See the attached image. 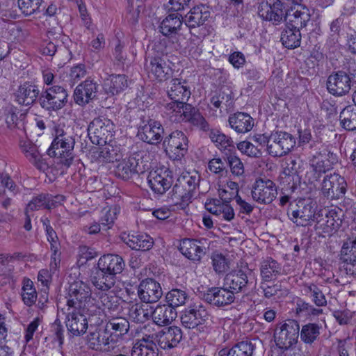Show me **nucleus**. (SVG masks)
<instances>
[{
  "mask_svg": "<svg viewBox=\"0 0 356 356\" xmlns=\"http://www.w3.org/2000/svg\"><path fill=\"white\" fill-rule=\"evenodd\" d=\"M125 267L122 257L107 254L102 256L97 262V269L91 277L94 286L102 291H108L114 285L116 275L120 274Z\"/></svg>",
  "mask_w": 356,
  "mask_h": 356,
  "instance_id": "1",
  "label": "nucleus"
},
{
  "mask_svg": "<svg viewBox=\"0 0 356 356\" xmlns=\"http://www.w3.org/2000/svg\"><path fill=\"white\" fill-rule=\"evenodd\" d=\"M165 113L172 122H188L203 131L209 130V124L202 115L186 102L172 101L167 103Z\"/></svg>",
  "mask_w": 356,
  "mask_h": 356,
  "instance_id": "2",
  "label": "nucleus"
},
{
  "mask_svg": "<svg viewBox=\"0 0 356 356\" xmlns=\"http://www.w3.org/2000/svg\"><path fill=\"white\" fill-rule=\"evenodd\" d=\"M200 179V175L195 170L183 173L172 188V199L175 204L185 209L195 194Z\"/></svg>",
  "mask_w": 356,
  "mask_h": 356,
  "instance_id": "3",
  "label": "nucleus"
},
{
  "mask_svg": "<svg viewBox=\"0 0 356 356\" xmlns=\"http://www.w3.org/2000/svg\"><path fill=\"white\" fill-rule=\"evenodd\" d=\"M54 139L48 149L47 153L51 157L59 158L60 163L69 167L74 159V138L60 125L54 127Z\"/></svg>",
  "mask_w": 356,
  "mask_h": 356,
  "instance_id": "4",
  "label": "nucleus"
},
{
  "mask_svg": "<svg viewBox=\"0 0 356 356\" xmlns=\"http://www.w3.org/2000/svg\"><path fill=\"white\" fill-rule=\"evenodd\" d=\"M317 205L307 199H300L296 204H290L287 210V216L297 226L306 227L312 225L323 212H316Z\"/></svg>",
  "mask_w": 356,
  "mask_h": 356,
  "instance_id": "5",
  "label": "nucleus"
},
{
  "mask_svg": "<svg viewBox=\"0 0 356 356\" xmlns=\"http://www.w3.org/2000/svg\"><path fill=\"white\" fill-rule=\"evenodd\" d=\"M299 334L298 321L294 319L286 320L277 324L274 332L275 342L279 348L289 350L297 343Z\"/></svg>",
  "mask_w": 356,
  "mask_h": 356,
  "instance_id": "6",
  "label": "nucleus"
},
{
  "mask_svg": "<svg viewBox=\"0 0 356 356\" xmlns=\"http://www.w3.org/2000/svg\"><path fill=\"white\" fill-rule=\"evenodd\" d=\"M114 127L113 122L107 118H95L88 128L90 140L93 144L98 145L111 142L114 136Z\"/></svg>",
  "mask_w": 356,
  "mask_h": 356,
  "instance_id": "7",
  "label": "nucleus"
},
{
  "mask_svg": "<svg viewBox=\"0 0 356 356\" xmlns=\"http://www.w3.org/2000/svg\"><path fill=\"white\" fill-rule=\"evenodd\" d=\"M67 90L60 86H47L43 88L38 98L40 106L48 111H57L67 102Z\"/></svg>",
  "mask_w": 356,
  "mask_h": 356,
  "instance_id": "8",
  "label": "nucleus"
},
{
  "mask_svg": "<svg viewBox=\"0 0 356 356\" xmlns=\"http://www.w3.org/2000/svg\"><path fill=\"white\" fill-rule=\"evenodd\" d=\"M340 269L346 274L356 275V223L343 242L340 251Z\"/></svg>",
  "mask_w": 356,
  "mask_h": 356,
  "instance_id": "9",
  "label": "nucleus"
},
{
  "mask_svg": "<svg viewBox=\"0 0 356 356\" xmlns=\"http://www.w3.org/2000/svg\"><path fill=\"white\" fill-rule=\"evenodd\" d=\"M338 162V156L326 147L319 149L312 155L309 160V165L313 173L312 182L318 181L323 174L332 169L333 165Z\"/></svg>",
  "mask_w": 356,
  "mask_h": 356,
  "instance_id": "10",
  "label": "nucleus"
},
{
  "mask_svg": "<svg viewBox=\"0 0 356 356\" xmlns=\"http://www.w3.org/2000/svg\"><path fill=\"white\" fill-rule=\"evenodd\" d=\"M91 290L89 285L81 280L72 282L66 296L67 309L84 310L90 301Z\"/></svg>",
  "mask_w": 356,
  "mask_h": 356,
  "instance_id": "11",
  "label": "nucleus"
},
{
  "mask_svg": "<svg viewBox=\"0 0 356 356\" xmlns=\"http://www.w3.org/2000/svg\"><path fill=\"white\" fill-rule=\"evenodd\" d=\"M251 195L255 202L261 204H269L277 195V186L269 179H257L252 184Z\"/></svg>",
  "mask_w": 356,
  "mask_h": 356,
  "instance_id": "12",
  "label": "nucleus"
},
{
  "mask_svg": "<svg viewBox=\"0 0 356 356\" xmlns=\"http://www.w3.org/2000/svg\"><path fill=\"white\" fill-rule=\"evenodd\" d=\"M287 11L280 0L262 1L258 7L259 16L275 25L280 24L284 20Z\"/></svg>",
  "mask_w": 356,
  "mask_h": 356,
  "instance_id": "13",
  "label": "nucleus"
},
{
  "mask_svg": "<svg viewBox=\"0 0 356 356\" xmlns=\"http://www.w3.org/2000/svg\"><path fill=\"white\" fill-rule=\"evenodd\" d=\"M321 191L322 195L328 200H338L346 193V181L339 174L330 173L324 177Z\"/></svg>",
  "mask_w": 356,
  "mask_h": 356,
  "instance_id": "14",
  "label": "nucleus"
},
{
  "mask_svg": "<svg viewBox=\"0 0 356 356\" xmlns=\"http://www.w3.org/2000/svg\"><path fill=\"white\" fill-rule=\"evenodd\" d=\"M148 76L159 82L167 81L172 76V70L163 56L155 55L146 59L145 65Z\"/></svg>",
  "mask_w": 356,
  "mask_h": 356,
  "instance_id": "15",
  "label": "nucleus"
},
{
  "mask_svg": "<svg viewBox=\"0 0 356 356\" xmlns=\"http://www.w3.org/2000/svg\"><path fill=\"white\" fill-rule=\"evenodd\" d=\"M296 138L286 131L271 133L269 154L274 157H281L290 152L296 146Z\"/></svg>",
  "mask_w": 356,
  "mask_h": 356,
  "instance_id": "16",
  "label": "nucleus"
},
{
  "mask_svg": "<svg viewBox=\"0 0 356 356\" xmlns=\"http://www.w3.org/2000/svg\"><path fill=\"white\" fill-rule=\"evenodd\" d=\"M163 146L173 154L174 160H181L188 152V139L183 131L176 130L164 138Z\"/></svg>",
  "mask_w": 356,
  "mask_h": 356,
  "instance_id": "17",
  "label": "nucleus"
},
{
  "mask_svg": "<svg viewBox=\"0 0 356 356\" xmlns=\"http://www.w3.org/2000/svg\"><path fill=\"white\" fill-rule=\"evenodd\" d=\"M318 212H323V216H320L315 222V229L321 230L322 234L331 236L341 226V210L337 207L331 209H321Z\"/></svg>",
  "mask_w": 356,
  "mask_h": 356,
  "instance_id": "18",
  "label": "nucleus"
},
{
  "mask_svg": "<svg viewBox=\"0 0 356 356\" xmlns=\"http://www.w3.org/2000/svg\"><path fill=\"white\" fill-rule=\"evenodd\" d=\"M209 317L207 309L202 304L194 303L185 309L181 322L186 328L193 329L204 324Z\"/></svg>",
  "mask_w": 356,
  "mask_h": 356,
  "instance_id": "19",
  "label": "nucleus"
},
{
  "mask_svg": "<svg viewBox=\"0 0 356 356\" xmlns=\"http://www.w3.org/2000/svg\"><path fill=\"white\" fill-rule=\"evenodd\" d=\"M183 334L180 327L170 326L148 337L154 339L159 346L164 350L172 349L177 346L182 339Z\"/></svg>",
  "mask_w": 356,
  "mask_h": 356,
  "instance_id": "20",
  "label": "nucleus"
},
{
  "mask_svg": "<svg viewBox=\"0 0 356 356\" xmlns=\"http://www.w3.org/2000/svg\"><path fill=\"white\" fill-rule=\"evenodd\" d=\"M327 89L334 96L341 97L348 94L351 88V79L344 71L332 72L327 79Z\"/></svg>",
  "mask_w": 356,
  "mask_h": 356,
  "instance_id": "21",
  "label": "nucleus"
},
{
  "mask_svg": "<svg viewBox=\"0 0 356 356\" xmlns=\"http://www.w3.org/2000/svg\"><path fill=\"white\" fill-rule=\"evenodd\" d=\"M138 296L145 303L158 302L163 296L160 283L152 278L142 280L138 287Z\"/></svg>",
  "mask_w": 356,
  "mask_h": 356,
  "instance_id": "22",
  "label": "nucleus"
},
{
  "mask_svg": "<svg viewBox=\"0 0 356 356\" xmlns=\"http://www.w3.org/2000/svg\"><path fill=\"white\" fill-rule=\"evenodd\" d=\"M83 311L67 309L65 325L68 332L72 336L83 334L88 327V322L86 316L83 313Z\"/></svg>",
  "mask_w": 356,
  "mask_h": 356,
  "instance_id": "23",
  "label": "nucleus"
},
{
  "mask_svg": "<svg viewBox=\"0 0 356 356\" xmlns=\"http://www.w3.org/2000/svg\"><path fill=\"white\" fill-rule=\"evenodd\" d=\"M139 161L134 154L120 160L115 169V175L124 180H129L135 175L143 173L145 169Z\"/></svg>",
  "mask_w": 356,
  "mask_h": 356,
  "instance_id": "24",
  "label": "nucleus"
},
{
  "mask_svg": "<svg viewBox=\"0 0 356 356\" xmlns=\"http://www.w3.org/2000/svg\"><path fill=\"white\" fill-rule=\"evenodd\" d=\"M147 181L151 189L157 194L165 193L172 184V177L168 170L159 168L149 172Z\"/></svg>",
  "mask_w": 356,
  "mask_h": 356,
  "instance_id": "25",
  "label": "nucleus"
},
{
  "mask_svg": "<svg viewBox=\"0 0 356 356\" xmlns=\"http://www.w3.org/2000/svg\"><path fill=\"white\" fill-rule=\"evenodd\" d=\"M163 133L164 129L159 122L149 120L139 128L138 136L147 143L157 145L162 141Z\"/></svg>",
  "mask_w": 356,
  "mask_h": 356,
  "instance_id": "26",
  "label": "nucleus"
},
{
  "mask_svg": "<svg viewBox=\"0 0 356 356\" xmlns=\"http://www.w3.org/2000/svg\"><path fill=\"white\" fill-rule=\"evenodd\" d=\"M205 301L217 307H223L234 302L235 296L225 286L212 287L204 295Z\"/></svg>",
  "mask_w": 356,
  "mask_h": 356,
  "instance_id": "27",
  "label": "nucleus"
},
{
  "mask_svg": "<svg viewBox=\"0 0 356 356\" xmlns=\"http://www.w3.org/2000/svg\"><path fill=\"white\" fill-rule=\"evenodd\" d=\"M62 201H63L62 195L54 196L49 193H40L31 199L25 209L26 213L42 209H51L56 207Z\"/></svg>",
  "mask_w": 356,
  "mask_h": 356,
  "instance_id": "28",
  "label": "nucleus"
},
{
  "mask_svg": "<svg viewBox=\"0 0 356 356\" xmlns=\"http://www.w3.org/2000/svg\"><path fill=\"white\" fill-rule=\"evenodd\" d=\"M98 84L93 80L88 79L76 86L74 92L76 104L83 106L96 97Z\"/></svg>",
  "mask_w": 356,
  "mask_h": 356,
  "instance_id": "29",
  "label": "nucleus"
},
{
  "mask_svg": "<svg viewBox=\"0 0 356 356\" xmlns=\"http://www.w3.org/2000/svg\"><path fill=\"white\" fill-rule=\"evenodd\" d=\"M248 278L247 274L242 270H234L227 273L225 278L223 285L234 295L247 290Z\"/></svg>",
  "mask_w": 356,
  "mask_h": 356,
  "instance_id": "30",
  "label": "nucleus"
},
{
  "mask_svg": "<svg viewBox=\"0 0 356 356\" xmlns=\"http://www.w3.org/2000/svg\"><path fill=\"white\" fill-rule=\"evenodd\" d=\"M167 94L172 101H180L187 102L191 92L186 80L172 79L167 86Z\"/></svg>",
  "mask_w": 356,
  "mask_h": 356,
  "instance_id": "31",
  "label": "nucleus"
},
{
  "mask_svg": "<svg viewBox=\"0 0 356 356\" xmlns=\"http://www.w3.org/2000/svg\"><path fill=\"white\" fill-rule=\"evenodd\" d=\"M195 239L184 238L179 245V250L183 255L193 262H200L206 254V248L200 245Z\"/></svg>",
  "mask_w": 356,
  "mask_h": 356,
  "instance_id": "32",
  "label": "nucleus"
},
{
  "mask_svg": "<svg viewBox=\"0 0 356 356\" xmlns=\"http://www.w3.org/2000/svg\"><path fill=\"white\" fill-rule=\"evenodd\" d=\"M109 337L110 335L105 327L90 325L87 336V343L91 349L101 350L104 346L109 343Z\"/></svg>",
  "mask_w": 356,
  "mask_h": 356,
  "instance_id": "33",
  "label": "nucleus"
},
{
  "mask_svg": "<svg viewBox=\"0 0 356 356\" xmlns=\"http://www.w3.org/2000/svg\"><path fill=\"white\" fill-rule=\"evenodd\" d=\"M40 95L38 87L31 83L26 82L21 85L15 93L16 101L21 105L31 106Z\"/></svg>",
  "mask_w": 356,
  "mask_h": 356,
  "instance_id": "34",
  "label": "nucleus"
},
{
  "mask_svg": "<svg viewBox=\"0 0 356 356\" xmlns=\"http://www.w3.org/2000/svg\"><path fill=\"white\" fill-rule=\"evenodd\" d=\"M209 17V7L199 4L191 8L185 15L184 22L189 29H193L203 25Z\"/></svg>",
  "mask_w": 356,
  "mask_h": 356,
  "instance_id": "35",
  "label": "nucleus"
},
{
  "mask_svg": "<svg viewBox=\"0 0 356 356\" xmlns=\"http://www.w3.org/2000/svg\"><path fill=\"white\" fill-rule=\"evenodd\" d=\"M206 209L220 219L231 221L234 218V209L229 203L221 202L218 199H212L205 203Z\"/></svg>",
  "mask_w": 356,
  "mask_h": 356,
  "instance_id": "36",
  "label": "nucleus"
},
{
  "mask_svg": "<svg viewBox=\"0 0 356 356\" xmlns=\"http://www.w3.org/2000/svg\"><path fill=\"white\" fill-rule=\"evenodd\" d=\"M260 276L264 282L275 280L282 274L283 268L280 263L272 257L262 260L259 266Z\"/></svg>",
  "mask_w": 356,
  "mask_h": 356,
  "instance_id": "37",
  "label": "nucleus"
},
{
  "mask_svg": "<svg viewBox=\"0 0 356 356\" xmlns=\"http://www.w3.org/2000/svg\"><path fill=\"white\" fill-rule=\"evenodd\" d=\"M229 127L238 134H245L252 130L254 127V120L248 113L236 112L230 115L228 118Z\"/></svg>",
  "mask_w": 356,
  "mask_h": 356,
  "instance_id": "38",
  "label": "nucleus"
},
{
  "mask_svg": "<svg viewBox=\"0 0 356 356\" xmlns=\"http://www.w3.org/2000/svg\"><path fill=\"white\" fill-rule=\"evenodd\" d=\"M309 19V10L306 7H302L301 10L296 11L288 10L284 21L286 27L300 30L306 26Z\"/></svg>",
  "mask_w": 356,
  "mask_h": 356,
  "instance_id": "39",
  "label": "nucleus"
},
{
  "mask_svg": "<svg viewBox=\"0 0 356 356\" xmlns=\"http://www.w3.org/2000/svg\"><path fill=\"white\" fill-rule=\"evenodd\" d=\"M177 316V312L167 305H158L154 310L151 309V316L154 323L160 326L170 323Z\"/></svg>",
  "mask_w": 356,
  "mask_h": 356,
  "instance_id": "40",
  "label": "nucleus"
},
{
  "mask_svg": "<svg viewBox=\"0 0 356 356\" xmlns=\"http://www.w3.org/2000/svg\"><path fill=\"white\" fill-rule=\"evenodd\" d=\"M108 321L105 326L108 333L116 336H122L127 333L129 330V322L124 318L116 315L106 314Z\"/></svg>",
  "mask_w": 356,
  "mask_h": 356,
  "instance_id": "41",
  "label": "nucleus"
},
{
  "mask_svg": "<svg viewBox=\"0 0 356 356\" xmlns=\"http://www.w3.org/2000/svg\"><path fill=\"white\" fill-rule=\"evenodd\" d=\"M98 151L96 152V158L99 163H111L120 161L123 156L122 149L118 145L109 144L103 145Z\"/></svg>",
  "mask_w": 356,
  "mask_h": 356,
  "instance_id": "42",
  "label": "nucleus"
},
{
  "mask_svg": "<svg viewBox=\"0 0 356 356\" xmlns=\"http://www.w3.org/2000/svg\"><path fill=\"white\" fill-rule=\"evenodd\" d=\"M182 24L181 16L178 13H172L163 19L159 26V29L163 35L172 37L178 33Z\"/></svg>",
  "mask_w": 356,
  "mask_h": 356,
  "instance_id": "43",
  "label": "nucleus"
},
{
  "mask_svg": "<svg viewBox=\"0 0 356 356\" xmlns=\"http://www.w3.org/2000/svg\"><path fill=\"white\" fill-rule=\"evenodd\" d=\"M124 242L132 250L147 251L154 244L153 239L147 234H129L123 237Z\"/></svg>",
  "mask_w": 356,
  "mask_h": 356,
  "instance_id": "44",
  "label": "nucleus"
},
{
  "mask_svg": "<svg viewBox=\"0 0 356 356\" xmlns=\"http://www.w3.org/2000/svg\"><path fill=\"white\" fill-rule=\"evenodd\" d=\"M127 79L124 74H111L104 81V89L108 95H118L127 88Z\"/></svg>",
  "mask_w": 356,
  "mask_h": 356,
  "instance_id": "45",
  "label": "nucleus"
},
{
  "mask_svg": "<svg viewBox=\"0 0 356 356\" xmlns=\"http://www.w3.org/2000/svg\"><path fill=\"white\" fill-rule=\"evenodd\" d=\"M128 315L133 321L143 323L151 316V307L141 302H130L128 307Z\"/></svg>",
  "mask_w": 356,
  "mask_h": 356,
  "instance_id": "46",
  "label": "nucleus"
},
{
  "mask_svg": "<svg viewBox=\"0 0 356 356\" xmlns=\"http://www.w3.org/2000/svg\"><path fill=\"white\" fill-rule=\"evenodd\" d=\"M321 325L316 323H308L300 329V337L302 342L307 345L313 344L319 339Z\"/></svg>",
  "mask_w": 356,
  "mask_h": 356,
  "instance_id": "47",
  "label": "nucleus"
},
{
  "mask_svg": "<svg viewBox=\"0 0 356 356\" xmlns=\"http://www.w3.org/2000/svg\"><path fill=\"white\" fill-rule=\"evenodd\" d=\"M102 292L99 296V300L104 307L105 314H119V312L121 311L120 298L111 293Z\"/></svg>",
  "mask_w": 356,
  "mask_h": 356,
  "instance_id": "48",
  "label": "nucleus"
},
{
  "mask_svg": "<svg viewBox=\"0 0 356 356\" xmlns=\"http://www.w3.org/2000/svg\"><path fill=\"white\" fill-rule=\"evenodd\" d=\"M147 337L137 341L133 346L131 356H156V346L152 339Z\"/></svg>",
  "mask_w": 356,
  "mask_h": 356,
  "instance_id": "49",
  "label": "nucleus"
},
{
  "mask_svg": "<svg viewBox=\"0 0 356 356\" xmlns=\"http://www.w3.org/2000/svg\"><path fill=\"white\" fill-rule=\"evenodd\" d=\"M209 138L220 151L231 152L235 149L232 138L218 129H211L209 133Z\"/></svg>",
  "mask_w": 356,
  "mask_h": 356,
  "instance_id": "50",
  "label": "nucleus"
},
{
  "mask_svg": "<svg viewBox=\"0 0 356 356\" xmlns=\"http://www.w3.org/2000/svg\"><path fill=\"white\" fill-rule=\"evenodd\" d=\"M302 291L307 296L311 298L316 307L327 305V300L322 290L314 283H305L302 285Z\"/></svg>",
  "mask_w": 356,
  "mask_h": 356,
  "instance_id": "51",
  "label": "nucleus"
},
{
  "mask_svg": "<svg viewBox=\"0 0 356 356\" xmlns=\"http://www.w3.org/2000/svg\"><path fill=\"white\" fill-rule=\"evenodd\" d=\"M281 41L282 44L288 49L298 47L301 43L300 30L285 27L282 32Z\"/></svg>",
  "mask_w": 356,
  "mask_h": 356,
  "instance_id": "52",
  "label": "nucleus"
},
{
  "mask_svg": "<svg viewBox=\"0 0 356 356\" xmlns=\"http://www.w3.org/2000/svg\"><path fill=\"white\" fill-rule=\"evenodd\" d=\"M189 296L185 289H172L165 296V302L170 307L175 308L184 305Z\"/></svg>",
  "mask_w": 356,
  "mask_h": 356,
  "instance_id": "53",
  "label": "nucleus"
},
{
  "mask_svg": "<svg viewBox=\"0 0 356 356\" xmlns=\"http://www.w3.org/2000/svg\"><path fill=\"white\" fill-rule=\"evenodd\" d=\"M254 350V346L251 342L245 341H241L234 345L229 350H222L220 355L227 356H252Z\"/></svg>",
  "mask_w": 356,
  "mask_h": 356,
  "instance_id": "54",
  "label": "nucleus"
},
{
  "mask_svg": "<svg viewBox=\"0 0 356 356\" xmlns=\"http://www.w3.org/2000/svg\"><path fill=\"white\" fill-rule=\"evenodd\" d=\"M22 298L24 303L28 306L33 305L38 298L33 282L29 278L24 277L22 281Z\"/></svg>",
  "mask_w": 356,
  "mask_h": 356,
  "instance_id": "55",
  "label": "nucleus"
},
{
  "mask_svg": "<svg viewBox=\"0 0 356 356\" xmlns=\"http://www.w3.org/2000/svg\"><path fill=\"white\" fill-rule=\"evenodd\" d=\"M120 208L117 205L104 207L101 212L99 222L105 229H110L119 214Z\"/></svg>",
  "mask_w": 356,
  "mask_h": 356,
  "instance_id": "56",
  "label": "nucleus"
},
{
  "mask_svg": "<svg viewBox=\"0 0 356 356\" xmlns=\"http://www.w3.org/2000/svg\"><path fill=\"white\" fill-rule=\"evenodd\" d=\"M295 313L298 316H318L323 314V309L316 308L303 299L298 298L295 305Z\"/></svg>",
  "mask_w": 356,
  "mask_h": 356,
  "instance_id": "57",
  "label": "nucleus"
},
{
  "mask_svg": "<svg viewBox=\"0 0 356 356\" xmlns=\"http://www.w3.org/2000/svg\"><path fill=\"white\" fill-rule=\"evenodd\" d=\"M341 127L349 131H356V110L351 106H347L341 112L339 115Z\"/></svg>",
  "mask_w": 356,
  "mask_h": 356,
  "instance_id": "58",
  "label": "nucleus"
},
{
  "mask_svg": "<svg viewBox=\"0 0 356 356\" xmlns=\"http://www.w3.org/2000/svg\"><path fill=\"white\" fill-rule=\"evenodd\" d=\"M42 0H18V6L23 14L29 16L40 11Z\"/></svg>",
  "mask_w": 356,
  "mask_h": 356,
  "instance_id": "59",
  "label": "nucleus"
},
{
  "mask_svg": "<svg viewBox=\"0 0 356 356\" xmlns=\"http://www.w3.org/2000/svg\"><path fill=\"white\" fill-rule=\"evenodd\" d=\"M22 152L25 154L26 157L31 162H36L39 160V153L36 146L29 140L22 141L20 143Z\"/></svg>",
  "mask_w": 356,
  "mask_h": 356,
  "instance_id": "60",
  "label": "nucleus"
},
{
  "mask_svg": "<svg viewBox=\"0 0 356 356\" xmlns=\"http://www.w3.org/2000/svg\"><path fill=\"white\" fill-rule=\"evenodd\" d=\"M227 163L234 176L241 177L243 175L245 172L244 165L238 156L230 154L227 156Z\"/></svg>",
  "mask_w": 356,
  "mask_h": 356,
  "instance_id": "61",
  "label": "nucleus"
},
{
  "mask_svg": "<svg viewBox=\"0 0 356 356\" xmlns=\"http://www.w3.org/2000/svg\"><path fill=\"white\" fill-rule=\"evenodd\" d=\"M238 149L243 154L250 157L258 158L261 155V152L256 146L249 141L244 140L237 144Z\"/></svg>",
  "mask_w": 356,
  "mask_h": 356,
  "instance_id": "62",
  "label": "nucleus"
},
{
  "mask_svg": "<svg viewBox=\"0 0 356 356\" xmlns=\"http://www.w3.org/2000/svg\"><path fill=\"white\" fill-rule=\"evenodd\" d=\"M213 270L217 273L225 272L229 268L226 258L222 254H214L211 257Z\"/></svg>",
  "mask_w": 356,
  "mask_h": 356,
  "instance_id": "63",
  "label": "nucleus"
},
{
  "mask_svg": "<svg viewBox=\"0 0 356 356\" xmlns=\"http://www.w3.org/2000/svg\"><path fill=\"white\" fill-rule=\"evenodd\" d=\"M208 168L214 174L222 175L226 169V163L219 157L213 158L209 161Z\"/></svg>",
  "mask_w": 356,
  "mask_h": 356,
  "instance_id": "64",
  "label": "nucleus"
}]
</instances>
